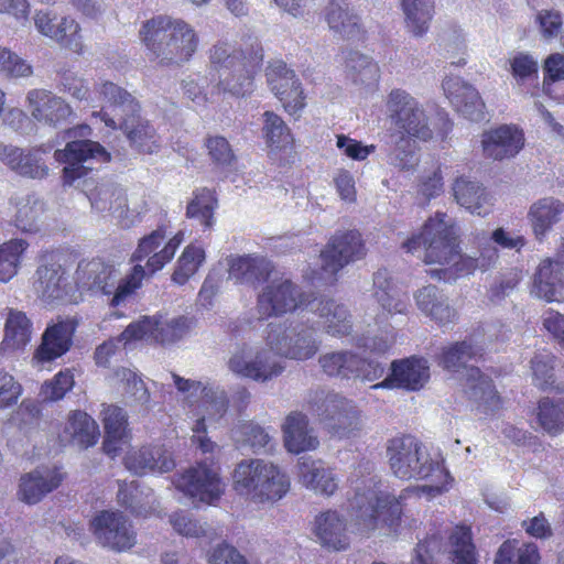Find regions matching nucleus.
I'll use <instances>...</instances> for the list:
<instances>
[{"label":"nucleus","mask_w":564,"mask_h":564,"mask_svg":"<svg viewBox=\"0 0 564 564\" xmlns=\"http://www.w3.org/2000/svg\"><path fill=\"white\" fill-rule=\"evenodd\" d=\"M424 247V263L440 264L444 268L430 270L433 279L449 281L457 276L468 275L478 267V260L463 257L459 240L453 224L446 221L445 213H436L430 217L417 235H413L402 243L406 252Z\"/></svg>","instance_id":"f257e3e1"},{"label":"nucleus","mask_w":564,"mask_h":564,"mask_svg":"<svg viewBox=\"0 0 564 564\" xmlns=\"http://www.w3.org/2000/svg\"><path fill=\"white\" fill-rule=\"evenodd\" d=\"M387 458L391 471L402 480H430V485L415 488L417 492L436 497L446 492L454 478L444 462L433 457L424 443L414 435L401 434L387 443Z\"/></svg>","instance_id":"f03ea898"},{"label":"nucleus","mask_w":564,"mask_h":564,"mask_svg":"<svg viewBox=\"0 0 564 564\" xmlns=\"http://www.w3.org/2000/svg\"><path fill=\"white\" fill-rule=\"evenodd\" d=\"M238 48L218 42L209 51L212 68L217 72L218 93L246 97L254 90V78L263 62V48L256 36L246 35Z\"/></svg>","instance_id":"7ed1b4c3"},{"label":"nucleus","mask_w":564,"mask_h":564,"mask_svg":"<svg viewBox=\"0 0 564 564\" xmlns=\"http://www.w3.org/2000/svg\"><path fill=\"white\" fill-rule=\"evenodd\" d=\"M97 93L107 105L94 116L111 129H121L138 152L151 154L159 149L158 133L140 117V105L131 94L111 82L102 83Z\"/></svg>","instance_id":"20e7f679"},{"label":"nucleus","mask_w":564,"mask_h":564,"mask_svg":"<svg viewBox=\"0 0 564 564\" xmlns=\"http://www.w3.org/2000/svg\"><path fill=\"white\" fill-rule=\"evenodd\" d=\"M139 33L141 42L162 66L188 62L199 43L198 35L191 24L164 14L147 20Z\"/></svg>","instance_id":"39448f33"},{"label":"nucleus","mask_w":564,"mask_h":564,"mask_svg":"<svg viewBox=\"0 0 564 564\" xmlns=\"http://www.w3.org/2000/svg\"><path fill=\"white\" fill-rule=\"evenodd\" d=\"M229 278L257 288L267 283L258 295L257 310L261 319L282 314V278L278 276L271 260L261 254L231 256L228 259Z\"/></svg>","instance_id":"423d86ee"},{"label":"nucleus","mask_w":564,"mask_h":564,"mask_svg":"<svg viewBox=\"0 0 564 564\" xmlns=\"http://www.w3.org/2000/svg\"><path fill=\"white\" fill-rule=\"evenodd\" d=\"M145 278L143 265L134 264L130 272L116 282V270L112 265L100 259L80 261L74 274L75 289L77 291L101 292L105 295L112 294L109 305L117 307L141 288Z\"/></svg>","instance_id":"0eeeda50"},{"label":"nucleus","mask_w":564,"mask_h":564,"mask_svg":"<svg viewBox=\"0 0 564 564\" xmlns=\"http://www.w3.org/2000/svg\"><path fill=\"white\" fill-rule=\"evenodd\" d=\"M351 485L355 490L351 505L358 512V517L373 527L381 521L395 531L400 525L403 513L402 499L406 497V494L412 492L413 489H405L397 498L381 491L379 482L372 477L351 480Z\"/></svg>","instance_id":"6e6552de"},{"label":"nucleus","mask_w":564,"mask_h":564,"mask_svg":"<svg viewBox=\"0 0 564 564\" xmlns=\"http://www.w3.org/2000/svg\"><path fill=\"white\" fill-rule=\"evenodd\" d=\"M313 313L324 318L326 332L333 336L350 334L352 325L347 308L333 300L314 297L313 293L303 292L290 280H284V314L302 315Z\"/></svg>","instance_id":"1a4fd4ad"},{"label":"nucleus","mask_w":564,"mask_h":564,"mask_svg":"<svg viewBox=\"0 0 564 564\" xmlns=\"http://www.w3.org/2000/svg\"><path fill=\"white\" fill-rule=\"evenodd\" d=\"M232 487L238 495L254 502L276 501L282 498L281 471L263 459H246L234 470Z\"/></svg>","instance_id":"9d476101"},{"label":"nucleus","mask_w":564,"mask_h":564,"mask_svg":"<svg viewBox=\"0 0 564 564\" xmlns=\"http://www.w3.org/2000/svg\"><path fill=\"white\" fill-rule=\"evenodd\" d=\"M174 487L202 503L216 505L225 494L220 467L214 460H202L173 476Z\"/></svg>","instance_id":"9b49d317"},{"label":"nucleus","mask_w":564,"mask_h":564,"mask_svg":"<svg viewBox=\"0 0 564 564\" xmlns=\"http://www.w3.org/2000/svg\"><path fill=\"white\" fill-rule=\"evenodd\" d=\"M387 110L390 121L401 140L413 139L429 141L433 131L427 123V117L417 102L403 89H392L387 99Z\"/></svg>","instance_id":"f8f14e48"},{"label":"nucleus","mask_w":564,"mask_h":564,"mask_svg":"<svg viewBox=\"0 0 564 564\" xmlns=\"http://www.w3.org/2000/svg\"><path fill=\"white\" fill-rule=\"evenodd\" d=\"M308 410L319 423L340 436H348L359 423L356 405L339 393L315 391L308 400Z\"/></svg>","instance_id":"ddd939ff"},{"label":"nucleus","mask_w":564,"mask_h":564,"mask_svg":"<svg viewBox=\"0 0 564 564\" xmlns=\"http://www.w3.org/2000/svg\"><path fill=\"white\" fill-rule=\"evenodd\" d=\"M365 254V242L358 230L351 229L334 234L319 253L318 279L334 284L338 273L346 265L364 258Z\"/></svg>","instance_id":"4468645a"},{"label":"nucleus","mask_w":564,"mask_h":564,"mask_svg":"<svg viewBox=\"0 0 564 564\" xmlns=\"http://www.w3.org/2000/svg\"><path fill=\"white\" fill-rule=\"evenodd\" d=\"M281 343L280 325L269 324L267 332L269 348L259 351L251 361H247L242 352H237L228 360V368L238 376L256 381L270 380L276 377L282 369L280 362Z\"/></svg>","instance_id":"2eb2a0df"},{"label":"nucleus","mask_w":564,"mask_h":564,"mask_svg":"<svg viewBox=\"0 0 564 564\" xmlns=\"http://www.w3.org/2000/svg\"><path fill=\"white\" fill-rule=\"evenodd\" d=\"M167 237V226L159 225L150 234L143 236L131 254V262L140 264L147 259L144 271L145 276L161 271L172 261L177 249L184 241V232L177 231L171 238Z\"/></svg>","instance_id":"dca6fc26"},{"label":"nucleus","mask_w":564,"mask_h":564,"mask_svg":"<svg viewBox=\"0 0 564 564\" xmlns=\"http://www.w3.org/2000/svg\"><path fill=\"white\" fill-rule=\"evenodd\" d=\"M193 325L194 321L186 316H178L165 322L158 316H142L123 329L121 339L126 343L145 339L167 345L182 339L189 333Z\"/></svg>","instance_id":"f3484780"},{"label":"nucleus","mask_w":564,"mask_h":564,"mask_svg":"<svg viewBox=\"0 0 564 564\" xmlns=\"http://www.w3.org/2000/svg\"><path fill=\"white\" fill-rule=\"evenodd\" d=\"M90 529L100 544L122 552L135 544V532L131 522L119 511L102 510L90 521Z\"/></svg>","instance_id":"a211bd4d"},{"label":"nucleus","mask_w":564,"mask_h":564,"mask_svg":"<svg viewBox=\"0 0 564 564\" xmlns=\"http://www.w3.org/2000/svg\"><path fill=\"white\" fill-rule=\"evenodd\" d=\"M531 293L547 303L564 301V237L554 258L543 259L534 274Z\"/></svg>","instance_id":"6ab92c4d"},{"label":"nucleus","mask_w":564,"mask_h":564,"mask_svg":"<svg viewBox=\"0 0 564 564\" xmlns=\"http://www.w3.org/2000/svg\"><path fill=\"white\" fill-rule=\"evenodd\" d=\"M39 261L34 288L41 297L46 301H55L70 296L74 288L68 282L57 253L54 250H44L41 252Z\"/></svg>","instance_id":"aec40b11"},{"label":"nucleus","mask_w":564,"mask_h":564,"mask_svg":"<svg viewBox=\"0 0 564 564\" xmlns=\"http://www.w3.org/2000/svg\"><path fill=\"white\" fill-rule=\"evenodd\" d=\"M78 327L76 317H61L45 328L41 344L33 354V360L37 364L54 361L65 355L73 345V337Z\"/></svg>","instance_id":"412c9836"},{"label":"nucleus","mask_w":564,"mask_h":564,"mask_svg":"<svg viewBox=\"0 0 564 564\" xmlns=\"http://www.w3.org/2000/svg\"><path fill=\"white\" fill-rule=\"evenodd\" d=\"M26 109L39 123L53 128L67 124L74 115L72 107L62 97L40 88L28 93Z\"/></svg>","instance_id":"4be33fe9"},{"label":"nucleus","mask_w":564,"mask_h":564,"mask_svg":"<svg viewBox=\"0 0 564 564\" xmlns=\"http://www.w3.org/2000/svg\"><path fill=\"white\" fill-rule=\"evenodd\" d=\"M430 378V368L424 358L410 357L395 360L391 365V375L383 381L372 386L378 388H402L417 391L424 387Z\"/></svg>","instance_id":"5701e85b"},{"label":"nucleus","mask_w":564,"mask_h":564,"mask_svg":"<svg viewBox=\"0 0 564 564\" xmlns=\"http://www.w3.org/2000/svg\"><path fill=\"white\" fill-rule=\"evenodd\" d=\"M124 467L135 474L169 473L175 467L173 455L163 445H144L129 451L123 457Z\"/></svg>","instance_id":"b1692460"},{"label":"nucleus","mask_w":564,"mask_h":564,"mask_svg":"<svg viewBox=\"0 0 564 564\" xmlns=\"http://www.w3.org/2000/svg\"><path fill=\"white\" fill-rule=\"evenodd\" d=\"M48 12L39 11L34 15V24L37 31L77 54L84 52L82 42L80 26L77 21L70 17H63L56 24Z\"/></svg>","instance_id":"393cba45"},{"label":"nucleus","mask_w":564,"mask_h":564,"mask_svg":"<svg viewBox=\"0 0 564 564\" xmlns=\"http://www.w3.org/2000/svg\"><path fill=\"white\" fill-rule=\"evenodd\" d=\"M442 87L455 110L470 121L485 119V102L471 85L457 77H447Z\"/></svg>","instance_id":"a878e982"},{"label":"nucleus","mask_w":564,"mask_h":564,"mask_svg":"<svg viewBox=\"0 0 564 564\" xmlns=\"http://www.w3.org/2000/svg\"><path fill=\"white\" fill-rule=\"evenodd\" d=\"M482 152L486 158L503 160L513 158L524 145L523 132L514 126H500L482 133Z\"/></svg>","instance_id":"bb28decb"},{"label":"nucleus","mask_w":564,"mask_h":564,"mask_svg":"<svg viewBox=\"0 0 564 564\" xmlns=\"http://www.w3.org/2000/svg\"><path fill=\"white\" fill-rule=\"evenodd\" d=\"M314 533L327 549L344 551L349 546L346 521L337 511L326 510L316 516Z\"/></svg>","instance_id":"cd10ccee"},{"label":"nucleus","mask_w":564,"mask_h":564,"mask_svg":"<svg viewBox=\"0 0 564 564\" xmlns=\"http://www.w3.org/2000/svg\"><path fill=\"white\" fill-rule=\"evenodd\" d=\"M63 478L58 468L46 469L43 474L39 470L25 474L20 479V498L29 505L36 503L45 495L58 488Z\"/></svg>","instance_id":"c85d7f7f"},{"label":"nucleus","mask_w":564,"mask_h":564,"mask_svg":"<svg viewBox=\"0 0 564 564\" xmlns=\"http://www.w3.org/2000/svg\"><path fill=\"white\" fill-rule=\"evenodd\" d=\"M319 441L308 426V420L301 412L290 413L284 422V447L294 454L317 448Z\"/></svg>","instance_id":"c756f323"},{"label":"nucleus","mask_w":564,"mask_h":564,"mask_svg":"<svg viewBox=\"0 0 564 564\" xmlns=\"http://www.w3.org/2000/svg\"><path fill=\"white\" fill-rule=\"evenodd\" d=\"M102 423L105 429L102 451L115 458L128 437L127 414L120 406L108 405L102 411Z\"/></svg>","instance_id":"7c9ffc66"},{"label":"nucleus","mask_w":564,"mask_h":564,"mask_svg":"<svg viewBox=\"0 0 564 564\" xmlns=\"http://www.w3.org/2000/svg\"><path fill=\"white\" fill-rule=\"evenodd\" d=\"M415 301L420 311L440 326H445L457 319L456 310L448 304L446 296L435 285L420 289L415 294Z\"/></svg>","instance_id":"2f4dec72"},{"label":"nucleus","mask_w":564,"mask_h":564,"mask_svg":"<svg viewBox=\"0 0 564 564\" xmlns=\"http://www.w3.org/2000/svg\"><path fill=\"white\" fill-rule=\"evenodd\" d=\"M454 197L462 207L478 216H487L492 210V198L481 185L457 177L453 185Z\"/></svg>","instance_id":"473e14b6"},{"label":"nucleus","mask_w":564,"mask_h":564,"mask_svg":"<svg viewBox=\"0 0 564 564\" xmlns=\"http://www.w3.org/2000/svg\"><path fill=\"white\" fill-rule=\"evenodd\" d=\"M299 477L306 488L318 491L325 496L336 492L338 484L330 468H325L323 462L311 457H301L299 460Z\"/></svg>","instance_id":"72a5a7b5"},{"label":"nucleus","mask_w":564,"mask_h":564,"mask_svg":"<svg viewBox=\"0 0 564 564\" xmlns=\"http://www.w3.org/2000/svg\"><path fill=\"white\" fill-rule=\"evenodd\" d=\"M32 329L33 324L24 312L8 308L1 349L10 352L23 350L31 341Z\"/></svg>","instance_id":"f704fd0d"},{"label":"nucleus","mask_w":564,"mask_h":564,"mask_svg":"<svg viewBox=\"0 0 564 564\" xmlns=\"http://www.w3.org/2000/svg\"><path fill=\"white\" fill-rule=\"evenodd\" d=\"M485 349L471 340H460L444 346L436 356L437 365L452 372H458L468 361L481 359Z\"/></svg>","instance_id":"c9c22d12"},{"label":"nucleus","mask_w":564,"mask_h":564,"mask_svg":"<svg viewBox=\"0 0 564 564\" xmlns=\"http://www.w3.org/2000/svg\"><path fill=\"white\" fill-rule=\"evenodd\" d=\"M313 333V327L304 324L284 329V358L306 360L313 357L318 350Z\"/></svg>","instance_id":"e433bc0d"},{"label":"nucleus","mask_w":564,"mask_h":564,"mask_svg":"<svg viewBox=\"0 0 564 564\" xmlns=\"http://www.w3.org/2000/svg\"><path fill=\"white\" fill-rule=\"evenodd\" d=\"M375 297L383 311L389 314H404L408 308L409 296L400 292L386 269L378 270L373 275Z\"/></svg>","instance_id":"4c0bfd02"},{"label":"nucleus","mask_w":564,"mask_h":564,"mask_svg":"<svg viewBox=\"0 0 564 564\" xmlns=\"http://www.w3.org/2000/svg\"><path fill=\"white\" fill-rule=\"evenodd\" d=\"M564 203L554 197H544L535 202L529 212L533 231L542 240L547 231L561 220Z\"/></svg>","instance_id":"58836bf2"},{"label":"nucleus","mask_w":564,"mask_h":564,"mask_svg":"<svg viewBox=\"0 0 564 564\" xmlns=\"http://www.w3.org/2000/svg\"><path fill=\"white\" fill-rule=\"evenodd\" d=\"M54 156L58 162L79 164L89 159L102 163H108L111 160V154L99 142L89 139L69 141L63 150H56Z\"/></svg>","instance_id":"ea45409f"},{"label":"nucleus","mask_w":564,"mask_h":564,"mask_svg":"<svg viewBox=\"0 0 564 564\" xmlns=\"http://www.w3.org/2000/svg\"><path fill=\"white\" fill-rule=\"evenodd\" d=\"M2 161L20 175L32 178H43L47 175L48 169L36 152H24L19 148L4 147Z\"/></svg>","instance_id":"a19ab883"},{"label":"nucleus","mask_w":564,"mask_h":564,"mask_svg":"<svg viewBox=\"0 0 564 564\" xmlns=\"http://www.w3.org/2000/svg\"><path fill=\"white\" fill-rule=\"evenodd\" d=\"M448 545L451 564H478V553L469 525H455L448 535Z\"/></svg>","instance_id":"79ce46f5"},{"label":"nucleus","mask_w":564,"mask_h":564,"mask_svg":"<svg viewBox=\"0 0 564 564\" xmlns=\"http://www.w3.org/2000/svg\"><path fill=\"white\" fill-rule=\"evenodd\" d=\"M467 386L470 398L484 404L485 412H495L502 406V399L495 388L492 380L477 367L468 369Z\"/></svg>","instance_id":"37998d69"},{"label":"nucleus","mask_w":564,"mask_h":564,"mask_svg":"<svg viewBox=\"0 0 564 564\" xmlns=\"http://www.w3.org/2000/svg\"><path fill=\"white\" fill-rule=\"evenodd\" d=\"M541 554L533 542L508 539L499 546L494 564H540Z\"/></svg>","instance_id":"c03bdc74"},{"label":"nucleus","mask_w":564,"mask_h":564,"mask_svg":"<svg viewBox=\"0 0 564 564\" xmlns=\"http://www.w3.org/2000/svg\"><path fill=\"white\" fill-rule=\"evenodd\" d=\"M217 205L218 200L214 189L197 188L193 192V198L187 204L186 217L196 219L205 229H210L214 225V213Z\"/></svg>","instance_id":"a18cd8bd"},{"label":"nucleus","mask_w":564,"mask_h":564,"mask_svg":"<svg viewBox=\"0 0 564 564\" xmlns=\"http://www.w3.org/2000/svg\"><path fill=\"white\" fill-rule=\"evenodd\" d=\"M401 7L405 15L406 26L410 31L421 36L429 30V24L433 18V0H401Z\"/></svg>","instance_id":"49530a36"},{"label":"nucleus","mask_w":564,"mask_h":564,"mask_svg":"<svg viewBox=\"0 0 564 564\" xmlns=\"http://www.w3.org/2000/svg\"><path fill=\"white\" fill-rule=\"evenodd\" d=\"M326 21L332 30L341 33L347 39H365V31L358 22V17L350 14L347 7L343 8L335 0L329 3Z\"/></svg>","instance_id":"de8ad7c7"},{"label":"nucleus","mask_w":564,"mask_h":564,"mask_svg":"<svg viewBox=\"0 0 564 564\" xmlns=\"http://www.w3.org/2000/svg\"><path fill=\"white\" fill-rule=\"evenodd\" d=\"M72 438L83 448L95 445L99 437V429L95 420L83 411H74L68 416L66 427Z\"/></svg>","instance_id":"09e8293b"},{"label":"nucleus","mask_w":564,"mask_h":564,"mask_svg":"<svg viewBox=\"0 0 564 564\" xmlns=\"http://www.w3.org/2000/svg\"><path fill=\"white\" fill-rule=\"evenodd\" d=\"M28 247L24 239H11L0 245V282L7 283L17 275Z\"/></svg>","instance_id":"8fccbe9b"},{"label":"nucleus","mask_w":564,"mask_h":564,"mask_svg":"<svg viewBox=\"0 0 564 564\" xmlns=\"http://www.w3.org/2000/svg\"><path fill=\"white\" fill-rule=\"evenodd\" d=\"M536 419L546 433L560 434L564 430V399L542 398L538 403Z\"/></svg>","instance_id":"3c124183"},{"label":"nucleus","mask_w":564,"mask_h":564,"mask_svg":"<svg viewBox=\"0 0 564 564\" xmlns=\"http://www.w3.org/2000/svg\"><path fill=\"white\" fill-rule=\"evenodd\" d=\"M307 95L292 69L284 66V112L299 120L307 105Z\"/></svg>","instance_id":"603ef678"},{"label":"nucleus","mask_w":564,"mask_h":564,"mask_svg":"<svg viewBox=\"0 0 564 564\" xmlns=\"http://www.w3.org/2000/svg\"><path fill=\"white\" fill-rule=\"evenodd\" d=\"M205 261V251L196 245H188L177 259L175 269L172 273V281L178 285H184L199 269Z\"/></svg>","instance_id":"864d4df0"},{"label":"nucleus","mask_w":564,"mask_h":564,"mask_svg":"<svg viewBox=\"0 0 564 564\" xmlns=\"http://www.w3.org/2000/svg\"><path fill=\"white\" fill-rule=\"evenodd\" d=\"M354 360L352 351L343 350L324 354L319 357L318 362L326 376L351 379Z\"/></svg>","instance_id":"5fc2aeb1"},{"label":"nucleus","mask_w":564,"mask_h":564,"mask_svg":"<svg viewBox=\"0 0 564 564\" xmlns=\"http://www.w3.org/2000/svg\"><path fill=\"white\" fill-rule=\"evenodd\" d=\"M444 541L438 533L420 540L414 549V557L410 564H440L438 556L444 553Z\"/></svg>","instance_id":"6e6d98bb"},{"label":"nucleus","mask_w":564,"mask_h":564,"mask_svg":"<svg viewBox=\"0 0 564 564\" xmlns=\"http://www.w3.org/2000/svg\"><path fill=\"white\" fill-rule=\"evenodd\" d=\"M75 384L74 373L70 369L59 370L51 380L41 387V394L45 400L58 401L73 389Z\"/></svg>","instance_id":"4d7b16f0"},{"label":"nucleus","mask_w":564,"mask_h":564,"mask_svg":"<svg viewBox=\"0 0 564 564\" xmlns=\"http://www.w3.org/2000/svg\"><path fill=\"white\" fill-rule=\"evenodd\" d=\"M542 37L551 41L560 35V44L564 50V33H562L563 18L556 10H541L535 17Z\"/></svg>","instance_id":"13d9d810"},{"label":"nucleus","mask_w":564,"mask_h":564,"mask_svg":"<svg viewBox=\"0 0 564 564\" xmlns=\"http://www.w3.org/2000/svg\"><path fill=\"white\" fill-rule=\"evenodd\" d=\"M510 72L517 83L538 78V62L528 53H517L509 59Z\"/></svg>","instance_id":"bf43d9fd"},{"label":"nucleus","mask_w":564,"mask_h":564,"mask_svg":"<svg viewBox=\"0 0 564 564\" xmlns=\"http://www.w3.org/2000/svg\"><path fill=\"white\" fill-rule=\"evenodd\" d=\"M213 163L220 167L231 166L236 161L234 151L224 137H209L205 143Z\"/></svg>","instance_id":"052dcab7"},{"label":"nucleus","mask_w":564,"mask_h":564,"mask_svg":"<svg viewBox=\"0 0 564 564\" xmlns=\"http://www.w3.org/2000/svg\"><path fill=\"white\" fill-rule=\"evenodd\" d=\"M0 73L10 77H25L32 67L9 48L0 46Z\"/></svg>","instance_id":"680f3d73"},{"label":"nucleus","mask_w":564,"mask_h":564,"mask_svg":"<svg viewBox=\"0 0 564 564\" xmlns=\"http://www.w3.org/2000/svg\"><path fill=\"white\" fill-rule=\"evenodd\" d=\"M22 386L6 369L0 368V410L15 405L22 394Z\"/></svg>","instance_id":"e2e57ef3"},{"label":"nucleus","mask_w":564,"mask_h":564,"mask_svg":"<svg viewBox=\"0 0 564 564\" xmlns=\"http://www.w3.org/2000/svg\"><path fill=\"white\" fill-rule=\"evenodd\" d=\"M554 356H546L545 358L541 355H535L531 360V368L535 378L536 386L541 390L553 388L554 383Z\"/></svg>","instance_id":"0e129e2a"},{"label":"nucleus","mask_w":564,"mask_h":564,"mask_svg":"<svg viewBox=\"0 0 564 564\" xmlns=\"http://www.w3.org/2000/svg\"><path fill=\"white\" fill-rule=\"evenodd\" d=\"M354 359L351 378L372 382L382 377L384 368L380 362L362 358L356 352Z\"/></svg>","instance_id":"69168bd1"},{"label":"nucleus","mask_w":564,"mask_h":564,"mask_svg":"<svg viewBox=\"0 0 564 564\" xmlns=\"http://www.w3.org/2000/svg\"><path fill=\"white\" fill-rule=\"evenodd\" d=\"M336 145L343 153L355 161H364L376 151V145H364L360 141L345 134H338Z\"/></svg>","instance_id":"338daca9"},{"label":"nucleus","mask_w":564,"mask_h":564,"mask_svg":"<svg viewBox=\"0 0 564 564\" xmlns=\"http://www.w3.org/2000/svg\"><path fill=\"white\" fill-rule=\"evenodd\" d=\"M209 564H249L236 547L226 542L219 544L208 556Z\"/></svg>","instance_id":"774afa93"}]
</instances>
